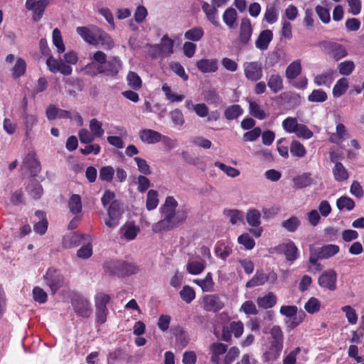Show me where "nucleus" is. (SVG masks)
<instances>
[{
	"label": "nucleus",
	"instance_id": "nucleus-1",
	"mask_svg": "<svg viewBox=\"0 0 364 364\" xmlns=\"http://www.w3.org/2000/svg\"><path fill=\"white\" fill-rule=\"evenodd\" d=\"M178 202L172 196L166 198L165 203L160 208V212L163 217H168V220L173 228L182 224L186 219V213L183 210H176Z\"/></svg>",
	"mask_w": 364,
	"mask_h": 364
},
{
	"label": "nucleus",
	"instance_id": "nucleus-2",
	"mask_svg": "<svg viewBox=\"0 0 364 364\" xmlns=\"http://www.w3.org/2000/svg\"><path fill=\"white\" fill-rule=\"evenodd\" d=\"M318 46L323 52L331 56L336 61H338L348 55L346 47L338 43L331 41H322L318 43Z\"/></svg>",
	"mask_w": 364,
	"mask_h": 364
},
{
	"label": "nucleus",
	"instance_id": "nucleus-3",
	"mask_svg": "<svg viewBox=\"0 0 364 364\" xmlns=\"http://www.w3.org/2000/svg\"><path fill=\"white\" fill-rule=\"evenodd\" d=\"M122 68V62L118 57L114 56L106 60L103 65L97 66L93 75L103 73L107 76L114 77Z\"/></svg>",
	"mask_w": 364,
	"mask_h": 364
},
{
	"label": "nucleus",
	"instance_id": "nucleus-4",
	"mask_svg": "<svg viewBox=\"0 0 364 364\" xmlns=\"http://www.w3.org/2000/svg\"><path fill=\"white\" fill-rule=\"evenodd\" d=\"M277 279V275L274 272H269L267 274L263 270H257L252 278L246 283L247 288H252L264 285L266 282L274 283Z\"/></svg>",
	"mask_w": 364,
	"mask_h": 364
},
{
	"label": "nucleus",
	"instance_id": "nucleus-5",
	"mask_svg": "<svg viewBox=\"0 0 364 364\" xmlns=\"http://www.w3.org/2000/svg\"><path fill=\"white\" fill-rule=\"evenodd\" d=\"M245 77L251 81H257L262 77V63L261 61L245 62L242 65Z\"/></svg>",
	"mask_w": 364,
	"mask_h": 364
},
{
	"label": "nucleus",
	"instance_id": "nucleus-6",
	"mask_svg": "<svg viewBox=\"0 0 364 364\" xmlns=\"http://www.w3.org/2000/svg\"><path fill=\"white\" fill-rule=\"evenodd\" d=\"M244 332V324L241 321H232L222 329L221 339L225 342L231 341L232 335L240 338Z\"/></svg>",
	"mask_w": 364,
	"mask_h": 364
},
{
	"label": "nucleus",
	"instance_id": "nucleus-7",
	"mask_svg": "<svg viewBox=\"0 0 364 364\" xmlns=\"http://www.w3.org/2000/svg\"><path fill=\"white\" fill-rule=\"evenodd\" d=\"M279 313L288 318H293L291 326L294 328L299 326L304 319L306 314L301 311L298 313V308L294 305H284L280 307Z\"/></svg>",
	"mask_w": 364,
	"mask_h": 364
},
{
	"label": "nucleus",
	"instance_id": "nucleus-8",
	"mask_svg": "<svg viewBox=\"0 0 364 364\" xmlns=\"http://www.w3.org/2000/svg\"><path fill=\"white\" fill-rule=\"evenodd\" d=\"M201 306L205 311L217 312L225 306V304L218 295L206 294L202 298Z\"/></svg>",
	"mask_w": 364,
	"mask_h": 364
},
{
	"label": "nucleus",
	"instance_id": "nucleus-9",
	"mask_svg": "<svg viewBox=\"0 0 364 364\" xmlns=\"http://www.w3.org/2000/svg\"><path fill=\"white\" fill-rule=\"evenodd\" d=\"M44 279L47 285L50 288L52 292L55 294L63 284V277L60 272L54 269L49 268L46 272Z\"/></svg>",
	"mask_w": 364,
	"mask_h": 364
},
{
	"label": "nucleus",
	"instance_id": "nucleus-10",
	"mask_svg": "<svg viewBox=\"0 0 364 364\" xmlns=\"http://www.w3.org/2000/svg\"><path fill=\"white\" fill-rule=\"evenodd\" d=\"M75 312L80 316L89 317L92 312V307L87 299L75 296L72 302Z\"/></svg>",
	"mask_w": 364,
	"mask_h": 364
},
{
	"label": "nucleus",
	"instance_id": "nucleus-11",
	"mask_svg": "<svg viewBox=\"0 0 364 364\" xmlns=\"http://www.w3.org/2000/svg\"><path fill=\"white\" fill-rule=\"evenodd\" d=\"M318 282L321 287L334 291L336 289L337 274L333 269H328L320 275Z\"/></svg>",
	"mask_w": 364,
	"mask_h": 364
},
{
	"label": "nucleus",
	"instance_id": "nucleus-12",
	"mask_svg": "<svg viewBox=\"0 0 364 364\" xmlns=\"http://www.w3.org/2000/svg\"><path fill=\"white\" fill-rule=\"evenodd\" d=\"M48 4V0H37L32 2H26L25 6L27 10L33 11V19L35 21H38L42 18Z\"/></svg>",
	"mask_w": 364,
	"mask_h": 364
},
{
	"label": "nucleus",
	"instance_id": "nucleus-13",
	"mask_svg": "<svg viewBox=\"0 0 364 364\" xmlns=\"http://www.w3.org/2000/svg\"><path fill=\"white\" fill-rule=\"evenodd\" d=\"M173 41L167 36H163L161 43L154 46V55L156 56L166 57L173 53Z\"/></svg>",
	"mask_w": 364,
	"mask_h": 364
},
{
	"label": "nucleus",
	"instance_id": "nucleus-14",
	"mask_svg": "<svg viewBox=\"0 0 364 364\" xmlns=\"http://www.w3.org/2000/svg\"><path fill=\"white\" fill-rule=\"evenodd\" d=\"M252 31L250 20L247 18H242L238 36L240 43L244 46L247 45L251 40Z\"/></svg>",
	"mask_w": 364,
	"mask_h": 364
},
{
	"label": "nucleus",
	"instance_id": "nucleus-15",
	"mask_svg": "<svg viewBox=\"0 0 364 364\" xmlns=\"http://www.w3.org/2000/svg\"><path fill=\"white\" fill-rule=\"evenodd\" d=\"M97 26H92L90 28L87 26H79L76 28L77 33L87 43L93 46H97L95 40Z\"/></svg>",
	"mask_w": 364,
	"mask_h": 364
},
{
	"label": "nucleus",
	"instance_id": "nucleus-16",
	"mask_svg": "<svg viewBox=\"0 0 364 364\" xmlns=\"http://www.w3.org/2000/svg\"><path fill=\"white\" fill-rule=\"evenodd\" d=\"M196 66L203 73H215L218 69V60L203 58L196 62Z\"/></svg>",
	"mask_w": 364,
	"mask_h": 364
},
{
	"label": "nucleus",
	"instance_id": "nucleus-17",
	"mask_svg": "<svg viewBox=\"0 0 364 364\" xmlns=\"http://www.w3.org/2000/svg\"><path fill=\"white\" fill-rule=\"evenodd\" d=\"M206 264L204 259H189L186 264L187 272L192 275L200 274L205 269Z\"/></svg>",
	"mask_w": 364,
	"mask_h": 364
},
{
	"label": "nucleus",
	"instance_id": "nucleus-18",
	"mask_svg": "<svg viewBox=\"0 0 364 364\" xmlns=\"http://www.w3.org/2000/svg\"><path fill=\"white\" fill-rule=\"evenodd\" d=\"M139 139L146 144H156L162 140V135L153 129H144L139 133Z\"/></svg>",
	"mask_w": 364,
	"mask_h": 364
},
{
	"label": "nucleus",
	"instance_id": "nucleus-19",
	"mask_svg": "<svg viewBox=\"0 0 364 364\" xmlns=\"http://www.w3.org/2000/svg\"><path fill=\"white\" fill-rule=\"evenodd\" d=\"M139 232L140 228L133 223H127L120 228L122 237L128 241L134 240Z\"/></svg>",
	"mask_w": 364,
	"mask_h": 364
},
{
	"label": "nucleus",
	"instance_id": "nucleus-20",
	"mask_svg": "<svg viewBox=\"0 0 364 364\" xmlns=\"http://www.w3.org/2000/svg\"><path fill=\"white\" fill-rule=\"evenodd\" d=\"M23 166L28 169L32 175H36L41 171V165L34 152L28 153L23 159Z\"/></svg>",
	"mask_w": 364,
	"mask_h": 364
},
{
	"label": "nucleus",
	"instance_id": "nucleus-21",
	"mask_svg": "<svg viewBox=\"0 0 364 364\" xmlns=\"http://www.w3.org/2000/svg\"><path fill=\"white\" fill-rule=\"evenodd\" d=\"M348 131L346 127L342 123H337L336 132L332 133L329 136V141L336 144H341L348 136Z\"/></svg>",
	"mask_w": 364,
	"mask_h": 364
},
{
	"label": "nucleus",
	"instance_id": "nucleus-22",
	"mask_svg": "<svg viewBox=\"0 0 364 364\" xmlns=\"http://www.w3.org/2000/svg\"><path fill=\"white\" fill-rule=\"evenodd\" d=\"M272 38V31L270 30H264L257 37L255 41V46L258 49L261 50H267Z\"/></svg>",
	"mask_w": 364,
	"mask_h": 364
},
{
	"label": "nucleus",
	"instance_id": "nucleus-23",
	"mask_svg": "<svg viewBox=\"0 0 364 364\" xmlns=\"http://www.w3.org/2000/svg\"><path fill=\"white\" fill-rule=\"evenodd\" d=\"M202 9L205 14L207 19L214 26H218L220 23L218 19V9L213 4L204 2L202 4Z\"/></svg>",
	"mask_w": 364,
	"mask_h": 364
},
{
	"label": "nucleus",
	"instance_id": "nucleus-24",
	"mask_svg": "<svg viewBox=\"0 0 364 364\" xmlns=\"http://www.w3.org/2000/svg\"><path fill=\"white\" fill-rule=\"evenodd\" d=\"M257 304L259 308L267 309L272 308L277 301V297L273 292L257 297Z\"/></svg>",
	"mask_w": 364,
	"mask_h": 364
},
{
	"label": "nucleus",
	"instance_id": "nucleus-25",
	"mask_svg": "<svg viewBox=\"0 0 364 364\" xmlns=\"http://www.w3.org/2000/svg\"><path fill=\"white\" fill-rule=\"evenodd\" d=\"M278 250L285 255L288 261L293 262L298 257V249L292 242L280 245Z\"/></svg>",
	"mask_w": 364,
	"mask_h": 364
},
{
	"label": "nucleus",
	"instance_id": "nucleus-26",
	"mask_svg": "<svg viewBox=\"0 0 364 364\" xmlns=\"http://www.w3.org/2000/svg\"><path fill=\"white\" fill-rule=\"evenodd\" d=\"M228 346L222 343H214L210 346L211 362L213 364H220V356L227 352Z\"/></svg>",
	"mask_w": 364,
	"mask_h": 364
},
{
	"label": "nucleus",
	"instance_id": "nucleus-27",
	"mask_svg": "<svg viewBox=\"0 0 364 364\" xmlns=\"http://www.w3.org/2000/svg\"><path fill=\"white\" fill-rule=\"evenodd\" d=\"M95 40L97 42V45L100 44L106 49H111L114 46V41L111 36L99 27L97 30Z\"/></svg>",
	"mask_w": 364,
	"mask_h": 364
},
{
	"label": "nucleus",
	"instance_id": "nucleus-28",
	"mask_svg": "<svg viewBox=\"0 0 364 364\" xmlns=\"http://www.w3.org/2000/svg\"><path fill=\"white\" fill-rule=\"evenodd\" d=\"M237 13L232 7L228 8L223 14V20L229 28H235L237 26Z\"/></svg>",
	"mask_w": 364,
	"mask_h": 364
},
{
	"label": "nucleus",
	"instance_id": "nucleus-29",
	"mask_svg": "<svg viewBox=\"0 0 364 364\" xmlns=\"http://www.w3.org/2000/svg\"><path fill=\"white\" fill-rule=\"evenodd\" d=\"M193 283L199 286L203 291H211L214 287V282L210 272L206 274L204 279H195Z\"/></svg>",
	"mask_w": 364,
	"mask_h": 364
},
{
	"label": "nucleus",
	"instance_id": "nucleus-30",
	"mask_svg": "<svg viewBox=\"0 0 364 364\" xmlns=\"http://www.w3.org/2000/svg\"><path fill=\"white\" fill-rule=\"evenodd\" d=\"M340 250L339 246L329 244L321 247L318 250L320 259H328L336 255Z\"/></svg>",
	"mask_w": 364,
	"mask_h": 364
},
{
	"label": "nucleus",
	"instance_id": "nucleus-31",
	"mask_svg": "<svg viewBox=\"0 0 364 364\" xmlns=\"http://www.w3.org/2000/svg\"><path fill=\"white\" fill-rule=\"evenodd\" d=\"M333 70H328L317 75L314 77V82L318 86H326L329 87L333 81Z\"/></svg>",
	"mask_w": 364,
	"mask_h": 364
},
{
	"label": "nucleus",
	"instance_id": "nucleus-32",
	"mask_svg": "<svg viewBox=\"0 0 364 364\" xmlns=\"http://www.w3.org/2000/svg\"><path fill=\"white\" fill-rule=\"evenodd\" d=\"M36 216L40 220L34 225V230L36 233L43 235L48 228V222L46 218V214L42 211H36Z\"/></svg>",
	"mask_w": 364,
	"mask_h": 364
},
{
	"label": "nucleus",
	"instance_id": "nucleus-33",
	"mask_svg": "<svg viewBox=\"0 0 364 364\" xmlns=\"http://www.w3.org/2000/svg\"><path fill=\"white\" fill-rule=\"evenodd\" d=\"M283 345L279 348L278 343H271L270 347L267 351L264 353L265 361H272L277 360L282 350Z\"/></svg>",
	"mask_w": 364,
	"mask_h": 364
},
{
	"label": "nucleus",
	"instance_id": "nucleus-34",
	"mask_svg": "<svg viewBox=\"0 0 364 364\" xmlns=\"http://www.w3.org/2000/svg\"><path fill=\"white\" fill-rule=\"evenodd\" d=\"M278 19V11L274 4H267L265 9L264 20L272 24Z\"/></svg>",
	"mask_w": 364,
	"mask_h": 364
},
{
	"label": "nucleus",
	"instance_id": "nucleus-35",
	"mask_svg": "<svg viewBox=\"0 0 364 364\" xmlns=\"http://www.w3.org/2000/svg\"><path fill=\"white\" fill-rule=\"evenodd\" d=\"M294 187L296 188H303L310 186L312 183L311 174L304 173L293 178Z\"/></svg>",
	"mask_w": 364,
	"mask_h": 364
},
{
	"label": "nucleus",
	"instance_id": "nucleus-36",
	"mask_svg": "<svg viewBox=\"0 0 364 364\" xmlns=\"http://www.w3.org/2000/svg\"><path fill=\"white\" fill-rule=\"evenodd\" d=\"M168 217H164V218L157 223L152 225L151 230L154 233H160L164 231H169L173 228L172 225L168 220Z\"/></svg>",
	"mask_w": 364,
	"mask_h": 364
},
{
	"label": "nucleus",
	"instance_id": "nucleus-37",
	"mask_svg": "<svg viewBox=\"0 0 364 364\" xmlns=\"http://www.w3.org/2000/svg\"><path fill=\"white\" fill-rule=\"evenodd\" d=\"M333 173L334 178L337 181H343L348 179V173L344 166L340 163H336L334 168H333Z\"/></svg>",
	"mask_w": 364,
	"mask_h": 364
},
{
	"label": "nucleus",
	"instance_id": "nucleus-38",
	"mask_svg": "<svg viewBox=\"0 0 364 364\" xmlns=\"http://www.w3.org/2000/svg\"><path fill=\"white\" fill-rule=\"evenodd\" d=\"M301 71V63L299 60H296L287 66L285 75L288 79H295L300 74Z\"/></svg>",
	"mask_w": 364,
	"mask_h": 364
},
{
	"label": "nucleus",
	"instance_id": "nucleus-39",
	"mask_svg": "<svg viewBox=\"0 0 364 364\" xmlns=\"http://www.w3.org/2000/svg\"><path fill=\"white\" fill-rule=\"evenodd\" d=\"M128 85L133 90H137L141 87L142 80L139 75L133 71H129L127 75Z\"/></svg>",
	"mask_w": 364,
	"mask_h": 364
},
{
	"label": "nucleus",
	"instance_id": "nucleus-40",
	"mask_svg": "<svg viewBox=\"0 0 364 364\" xmlns=\"http://www.w3.org/2000/svg\"><path fill=\"white\" fill-rule=\"evenodd\" d=\"M204 35V31L201 27H193L184 33V38L188 41H199Z\"/></svg>",
	"mask_w": 364,
	"mask_h": 364
},
{
	"label": "nucleus",
	"instance_id": "nucleus-41",
	"mask_svg": "<svg viewBox=\"0 0 364 364\" xmlns=\"http://www.w3.org/2000/svg\"><path fill=\"white\" fill-rule=\"evenodd\" d=\"M26 61L21 58H18L11 70L13 77L17 79L23 76L26 73Z\"/></svg>",
	"mask_w": 364,
	"mask_h": 364
},
{
	"label": "nucleus",
	"instance_id": "nucleus-42",
	"mask_svg": "<svg viewBox=\"0 0 364 364\" xmlns=\"http://www.w3.org/2000/svg\"><path fill=\"white\" fill-rule=\"evenodd\" d=\"M117 265H121L122 269H117L115 272L118 274L119 277L127 276L136 272L137 268L136 266L131 263H127L122 261V263H116Z\"/></svg>",
	"mask_w": 364,
	"mask_h": 364
},
{
	"label": "nucleus",
	"instance_id": "nucleus-43",
	"mask_svg": "<svg viewBox=\"0 0 364 364\" xmlns=\"http://www.w3.org/2000/svg\"><path fill=\"white\" fill-rule=\"evenodd\" d=\"M82 236L77 233H71L63 237V245L65 248H72L80 244Z\"/></svg>",
	"mask_w": 364,
	"mask_h": 364
},
{
	"label": "nucleus",
	"instance_id": "nucleus-44",
	"mask_svg": "<svg viewBox=\"0 0 364 364\" xmlns=\"http://www.w3.org/2000/svg\"><path fill=\"white\" fill-rule=\"evenodd\" d=\"M159 205L158 192L155 190H150L147 193L146 208L148 210L156 208Z\"/></svg>",
	"mask_w": 364,
	"mask_h": 364
},
{
	"label": "nucleus",
	"instance_id": "nucleus-45",
	"mask_svg": "<svg viewBox=\"0 0 364 364\" xmlns=\"http://www.w3.org/2000/svg\"><path fill=\"white\" fill-rule=\"evenodd\" d=\"M260 218L261 214L259 211L256 209L249 210L246 215L247 223L253 227H257L260 225Z\"/></svg>",
	"mask_w": 364,
	"mask_h": 364
},
{
	"label": "nucleus",
	"instance_id": "nucleus-46",
	"mask_svg": "<svg viewBox=\"0 0 364 364\" xmlns=\"http://www.w3.org/2000/svg\"><path fill=\"white\" fill-rule=\"evenodd\" d=\"M291 154L296 157H304L306 154V150L304 146L296 140H293L290 146Z\"/></svg>",
	"mask_w": 364,
	"mask_h": 364
},
{
	"label": "nucleus",
	"instance_id": "nucleus-47",
	"mask_svg": "<svg viewBox=\"0 0 364 364\" xmlns=\"http://www.w3.org/2000/svg\"><path fill=\"white\" fill-rule=\"evenodd\" d=\"M89 127L95 138H100L104 135L105 131L102 128V124L97 119H92L90 121Z\"/></svg>",
	"mask_w": 364,
	"mask_h": 364
},
{
	"label": "nucleus",
	"instance_id": "nucleus-48",
	"mask_svg": "<svg viewBox=\"0 0 364 364\" xmlns=\"http://www.w3.org/2000/svg\"><path fill=\"white\" fill-rule=\"evenodd\" d=\"M321 301L315 297H311L304 305V309L310 314L318 312L321 309Z\"/></svg>",
	"mask_w": 364,
	"mask_h": 364
},
{
	"label": "nucleus",
	"instance_id": "nucleus-49",
	"mask_svg": "<svg viewBox=\"0 0 364 364\" xmlns=\"http://www.w3.org/2000/svg\"><path fill=\"white\" fill-rule=\"evenodd\" d=\"M68 207L73 214L79 213L82 210L81 198L79 195H73L69 200Z\"/></svg>",
	"mask_w": 364,
	"mask_h": 364
},
{
	"label": "nucleus",
	"instance_id": "nucleus-50",
	"mask_svg": "<svg viewBox=\"0 0 364 364\" xmlns=\"http://www.w3.org/2000/svg\"><path fill=\"white\" fill-rule=\"evenodd\" d=\"M179 294L181 299L187 304H190L196 298V292L194 289L188 285H185Z\"/></svg>",
	"mask_w": 364,
	"mask_h": 364
},
{
	"label": "nucleus",
	"instance_id": "nucleus-51",
	"mask_svg": "<svg viewBox=\"0 0 364 364\" xmlns=\"http://www.w3.org/2000/svg\"><path fill=\"white\" fill-rule=\"evenodd\" d=\"M336 205L339 210H351L355 207V203L348 196H341L337 200Z\"/></svg>",
	"mask_w": 364,
	"mask_h": 364
},
{
	"label": "nucleus",
	"instance_id": "nucleus-52",
	"mask_svg": "<svg viewBox=\"0 0 364 364\" xmlns=\"http://www.w3.org/2000/svg\"><path fill=\"white\" fill-rule=\"evenodd\" d=\"M93 58L95 63H92L86 66V70H88L91 68H95L97 70V66L103 65L107 60V55L102 51H97L93 55Z\"/></svg>",
	"mask_w": 364,
	"mask_h": 364
},
{
	"label": "nucleus",
	"instance_id": "nucleus-53",
	"mask_svg": "<svg viewBox=\"0 0 364 364\" xmlns=\"http://www.w3.org/2000/svg\"><path fill=\"white\" fill-rule=\"evenodd\" d=\"M299 124L297 119L291 117L286 118L282 122V127L288 133H294Z\"/></svg>",
	"mask_w": 364,
	"mask_h": 364
},
{
	"label": "nucleus",
	"instance_id": "nucleus-54",
	"mask_svg": "<svg viewBox=\"0 0 364 364\" xmlns=\"http://www.w3.org/2000/svg\"><path fill=\"white\" fill-rule=\"evenodd\" d=\"M242 113V109L240 106L234 105L228 107L225 111V117L228 120H232L237 118Z\"/></svg>",
	"mask_w": 364,
	"mask_h": 364
},
{
	"label": "nucleus",
	"instance_id": "nucleus-55",
	"mask_svg": "<svg viewBox=\"0 0 364 364\" xmlns=\"http://www.w3.org/2000/svg\"><path fill=\"white\" fill-rule=\"evenodd\" d=\"M53 43L56 46L58 53H62L65 51V47L63 43L60 31L58 28H55L53 31Z\"/></svg>",
	"mask_w": 364,
	"mask_h": 364
},
{
	"label": "nucleus",
	"instance_id": "nucleus-56",
	"mask_svg": "<svg viewBox=\"0 0 364 364\" xmlns=\"http://www.w3.org/2000/svg\"><path fill=\"white\" fill-rule=\"evenodd\" d=\"M355 69V63L352 60H345L338 65V70L343 75H350Z\"/></svg>",
	"mask_w": 364,
	"mask_h": 364
},
{
	"label": "nucleus",
	"instance_id": "nucleus-57",
	"mask_svg": "<svg viewBox=\"0 0 364 364\" xmlns=\"http://www.w3.org/2000/svg\"><path fill=\"white\" fill-rule=\"evenodd\" d=\"M267 85L272 91L280 90L282 88V79L281 76L278 74L271 75Z\"/></svg>",
	"mask_w": 364,
	"mask_h": 364
},
{
	"label": "nucleus",
	"instance_id": "nucleus-58",
	"mask_svg": "<svg viewBox=\"0 0 364 364\" xmlns=\"http://www.w3.org/2000/svg\"><path fill=\"white\" fill-rule=\"evenodd\" d=\"M224 214L229 218L230 222L232 224H237L238 222L242 220L244 215L242 211L238 210H225Z\"/></svg>",
	"mask_w": 364,
	"mask_h": 364
},
{
	"label": "nucleus",
	"instance_id": "nucleus-59",
	"mask_svg": "<svg viewBox=\"0 0 364 364\" xmlns=\"http://www.w3.org/2000/svg\"><path fill=\"white\" fill-rule=\"evenodd\" d=\"M341 311L345 313L346 317L350 324H355L358 321V315L355 310L350 306L346 305L341 308Z\"/></svg>",
	"mask_w": 364,
	"mask_h": 364
},
{
	"label": "nucleus",
	"instance_id": "nucleus-60",
	"mask_svg": "<svg viewBox=\"0 0 364 364\" xmlns=\"http://www.w3.org/2000/svg\"><path fill=\"white\" fill-rule=\"evenodd\" d=\"M272 341L271 343H278L279 348L283 345V333L281 328L278 326H274L270 331Z\"/></svg>",
	"mask_w": 364,
	"mask_h": 364
},
{
	"label": "nucleus",
	"instance_id": "nucleus-61",
	"mask_svg": "<svg viewBox=\"0 0 364 364\" xmlns=\"http://www.w3.org/2000/svg\"><path fill=\"white\" fill-rule=\"evenodd\" d=\"M110 301L109 295L98 292L95 296V304L96 308H107V304Z\"/></svg>",
	"mask_w": 364,
	"mask_h": 364
},
{
	"label": "nucleus",
	"instance_id": "nucleus-62",
	"mask_svg": "<svg viewBox=\"0 0 364 364\" xmlns=\"http://www.w3.org/2000/svg\"><path fill=\"white\" fill-rule=\"evenodd\" d=\"M315 11L318 15L320 20L323 23H328L331 21V16L329 9L322 6L318 5L315 8Z\"/></svg>",
	"mask_w": 364,
	"mask_h": 364
},
{
	"label": "nucleus",
	"instance_id": "nucleus-63",
	"mask_svg": "<svg viewBox=\"0 0 364 364\" xmlns=\"http://www.w3.org/2000/svg\"><path fill=\"white\" fill-rule=\"evenodd\" d=\"M240 311L246 315H257L258 310L252 301H246L240 306Z\"/></svg>",
	"mask_w": 364,
	"mask_h": 364
},
{
	"label": "nucleus",
	"instance_id": "nucleus-64",
	"mask_svg": "<svg viewBox=\"0 0 364 364\" xmlns=\"http://www.w3.org/2000/svg\"><path fill=\"white\" fill-rule=\"evenodd\" d=\"M294 134L299 137L304 139H309L313 136V132L307 126L299 124Z\"/></svg>",
	"mask_w": 364,
	"mask_h": 364
}]
</instances>
